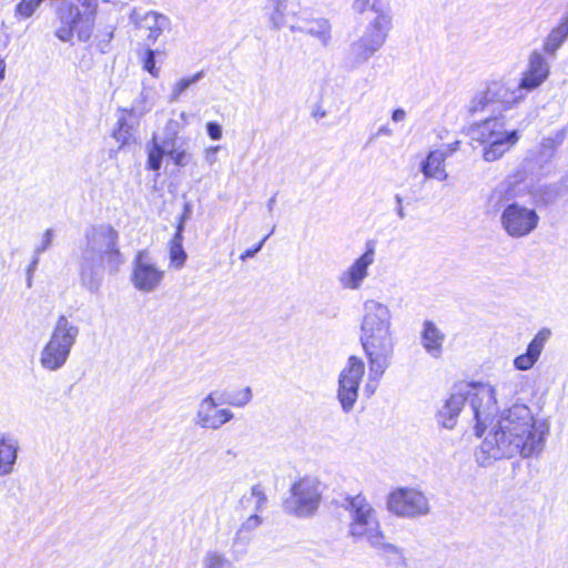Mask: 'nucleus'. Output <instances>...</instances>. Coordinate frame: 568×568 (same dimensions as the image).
I'll return each mask as SVG.
<instances>
[{
	"mask_svg": "<svg viewBox=\"0 0 568 568\" xmlns=\"http://www.w3.org/2000/svg\"><path fill=\"white\" fill-rule=\"evenodd\" d=\"M473 407L475 434L484 437L481 449L489 458L530 457L542 449L549 425L546 419L536 417L527 405L515 404L498 415H491L475 400Z\"/></svg>",
	"mask_w": 568,
	"mask_h": 568,
	"instance_id": "f257e3e1",
	"label": "nucleus"
},
{
	"mask_svg": "<svg viewBox=\"0 0 568 568\" xmlns=\"http://www.w3.org/2000/svg\"><path fill=\"white\" fill-rule=\"evenodd\" d=\"M390 307L376 300L367 298L362 306L359 342L368 362L367 388L375 389L376 382L392 364L395 339L392 331Z\"/></svg>",
	"mask_w": 568,
	"mask_h": 568,
	"instance_id": "f03ea898",
	"label": "nucleus"
},
{
	"mask_svg": "<svg viewBox=\"0 0 568 568\" xmlns=\"http://www.w3.org/2000/svg\"><path fill=\"white\" fill-rule=\"evenodd\" d=\"M116 242L118 233L110 225L93 226L85 232L80 248V278L90 292L95 293L101 286L104 262L113 272L123 263Z\"/></svg>",
	"mask_w": 568,
	"mask_h": 568,
	"instance_id": "7ed1b4c3",
	"label": "nucleus"
},
{
	"mask_svg": "<svg viewBox=\"0 0 568 568\" xmlns=\"http://www.w3.org/2000/svg\"><path fill=\"white\" fill-rule=\"evenodd\" d=\"M346 503V509L351 515V536L366 538L386 564L402 562L404 559L402 551L397 547L385 542L375 510L366 498L362 495H356L347 497Z\"/></svg>",
	"mask_w": 568,
	"mask_h": 568,
	"instance_id": "20e7f679",
	"label": "nucleus"
},
{
	"mask_svg": "<svg viewBox=\"0 0 568 568\" xmlns=\"http://www.w3.org/2000/svg\"><path fill=\"white\" fill-rule=\"evenodd\" d=\"M180 120L169 119L163 128L162 136L153 134L146 144V169L160 171L163 158L168 156L176 166L184 168L192 160V153L178 142L180 132L189 124L190 115L182 111Z\"/></svg>",
	"mask_w": 568,
	"mask_h": 568,
	"instance_id": "39448f33",
	"label": "nucleus"
},
{
	"mask_svg": "<svg viewBox=\"0 0 568 568\" xmlns=\"http://www.w3.org/2000/svg\"><path fill=\"white\" fill-rule=\"evenodd\" d=\"M525 99V93L511 80L500 79L489 82L485 89L478 90L468 103V111L477 113H499L514 108Z\"/></svg>",
	"mask_w": 568,
	"mask_h": 568,
	"instance_id": "423d86ee",
	"label": "nucleus"
},
{
	"mask_svg": "<svg viewBox=\"0 0 568 568\" xmlns=\"http://www.w3.org/2000/svg\"><path fill=\"white\" fill-rule=\"evenodd\" d=\"M79 327L67 316L60 315L47 344L40 353V364L48 371L61 368L68 361L79 336Z\"/></svg>",
	"mask_w": 568,
	"mask_h": 568,
	"instance_id": "0eeeda50",
	"label": "nucleus"
},
{
	"mask_svg": "<svg viewBox=\"0 0 568 568\" xmlns=\"http://www.w3.org/2000/svg\"><path fill=\"white\" fill-rule=\"evenodd\" d=\"M471 139L484 145L483 158L487 162L499 160L518 141L516 130H506L498 119H487L470 131Z\"/></svg>",
	"mask_w": 568,
	"mask_h": 568,
	"instance_id": "6e6552de",
	"label": "nucleus"
},
{
	"mask_svg": "<svg viewBox=\"0 0 568 568\" xmlns=\"http://www.w3.org/2000/svg\"><path fill=\"white\" fill-rule=\"evenodd\" d=\"M539 223V215L531 209L519 203L505 206L500 215V225L506 234L520 239L532 233Z\"/></svg>",
	"mask_w": 568,
	"mask_h": 568,
	"instance_id": "1a4fd4ad",
	"label": "nucleus"
},
{
	"mask_svg": "<svg viewBox=\"0 0 568 568\" xmlns=\"http://www.w3.org/2000/svg\"><path fill=\"white\" fill-rule=\"evenodd\" d=\"M387 509L398 517H416L428 513L427 497L413 487H397L387 496Z\"/></svg>",
	"mask_w": 568,
	"mask_h": 568,
	"instance_id": "9d476101",
	"label": "nucleus"
},
{
	"mask_svg": "<svg viewBox=\"0 0 568 568\" xmlns=\"http://www.w3.org/2000/svg\"><path fill=\"white\" fill-rule=\"evenodd\" d=\"M164 271L151 258L146 251H140L132 263L131 283L142 293H152L162 284Z\"/></svg>",
	"mask_w": 568,
	"mask_h": 568,
	"instance_id": "9b49d317",
	"label": "nucleus"
},
{
	"mask_svg": "<svg viewBox=\"0 0 568 568\" xmlns=\"http://www.w3.org/2000/svg\"><path fill=\"white\" fill-rule=\"evenodd\" d=\"M321 494L318 485L311 478H301L292 485L288 510L297 516L312 515L318 507Z\"/></svg>",
	"mask_w": 568,
	"mask_h": 568,
	"instance_id": "f8f14e48",
	"label": "nucleus"
},
{
	"mask_svg": "<svg viewBox=\"0 0 568 568\" xmlns=\"http://www.w3.org/2000/svg\"><path fill=\"white\" fill-rule=\"evenodd\" d=\"M375 262V248L367 245L366 251L353 261L338 275V284L345 291H358L369 276V268Z\"/></svg>",
	"mask_w": 568,
	"mask_h": 568,
	"instance_id": "ddd939ff",
	"label": "nucleus"
},
{
	"mask_svg": "<svg viewBox=\"0 0 568 568\" xmlns=\"http://www.w3.org/2000/svg\"><path fill=\"white\" fill-rule=\"evenodd\" d=\"M549 75V64L546 59L537 51L532 52L528 59L527 69L524 71L518 87L521 92L531 91L540 87Z\"/></svg>",
	"mask_w": 568,
	"mask_h": 568,
	"instance_id": "4468645a",
	"label": "nucleus"
},
{
	"mask_svg": "<svg viewBox=\"0 0 568 568\" xmlns=\"http://www.w3.org/2000/svg\"><path fill=\"white\" fill-rule=\"evenodd\" d=\"M550 336L551 331L549 328L542 327L539 329L528 344L526 352L514 358V367L518 371H528L532 368L538 362Z\"/></svg>",
	"mask_w": 568,
	"mask_h": 568,
	"instance_id": "2eb2a0df",
	"label": "nucleus"
},
{
	"mask_svg": "<svg viewBox=\"0 0 568 568\" xmlns=\"http://www.w3.org/2000/svg\"><path fill=\"white\" fill-rule=\"evenodd\" d=\"M232 417L227 409L220 408L212 395L206 396L199 408L197 422L204 428L216 429Z\"/></svg>",
	"mask_w": 568,
	"mask_h": 568,
	"instance_id": "dca6fc26",
	"label": "nucleus"
},
{
	"mask_svg": "<svg viewBox=\"0 0 568 568\" xmlns=\"http://www.w3.org/2000/svg\"><path fill=\"white\" fill-rule=\"evenodd\" d=\"M131 18L139 30H141L151 41H156L169 27L168 18L154 11H149L143 14L138 11H133Z\"/></svg>",
	"mask_w": 568,
	"mask_h": 568,
	"instance_id": "f3484780",
	"label": "nucleus"
},
{
	"mask_svg": "<svg viewBox=\"0 0 568 568\" xmlns=\"http://www.w3.org/2000/svg\"><path fill=\"white\" fill-rule=\"evenodd\" d=\"M422 345L427 354L434 358H439L443 353L445 334L432 321H425L420 332Z\"/></svg>",
	"mask_w": 568,
	"mask_h": 568,
	"instance_id": "a211bd4d",
	"label": "nucleus"
},
{
	"mask_svg": "<svg viewBox=\"0 0 568 568\" xmlns=\"http://www.w3.org/2000/svg\"><path fill=\"white\" fill-rule=\"evenodd\" d=\"M364 373V362L357 356H351L339 374V390H358Z\"/></svg>",
	"mask_w": 568,
	"mask_h": 568,
	"instance_id": "6ab92c4d",
	"label": "nucleus"
},
{
	"mask_svg": "<svg viewBox=\"0 0 568 568\" xmlns=\"http://www.w3.org/2000/svg\"><path fill=\"white\" fill-rule=\"evenodd\" d=\"M390 27V14H381L379 17H374V19L368 23L362 38H364L365 41L371 42V44L377 49H381L386 40Z\"/></svg>",
	"mask_w": 568,
	"mask_h": 568,
	"instance_id": "aec40b11",
	"label": "nucleus"
},
{
	"mask_svg": "<svg viewBox=\"0 0 568 568\" xmlns=\"http://www.w3.org/2000/svg\"><path fill=\"white\" fill-rule=\"evenodd\" d=\"M447 153L440 152V150L430 151L420 164V171L426 179H434L437 181H446L448 174L445 169V160Z\"/></svg>",
	"mask_w": 568,
	"mask_h": 568,
	"instance_id": "412c9836",
	"label": "nucleus"
},
{
	"mask_svg": "<svg viewBox=\"0 0 568 568\" xmlns=\"http://www.w3.org/2000/svg\"><path fill=\"white\" fill-rule=\"evenodd\" d=\"M333 26L329 19L324 17L311 18L305 21L302 29L307 36L315 38L322 47H328L332 42Z\"/></svg>",
	"mask_w": 568,
	"mask_h": 568,
	"instance_id": "4be33fe9",
	"label": "nucleus"
},
{
	"mask_svg": "<svg viewBox=\"0 0 568 568\" xmlns=\"http://www.w3.org/2000/svg\"><path fill=\"white\" fill-rule=\"evenodd\" d=\"M140 118L132 116L131 114L120 113L116 126L112 133V136L120 146L128 144L132 140L140 124Z\"/></svg>",
	"mask_w": 568,
	"mask_h": 568,
	"instance_id": "5701e85b",
	"label": "nucleus"
},
{
	"mask_svg": "<svg viewBox=\"0 0 568 568\" xmlns=\"http://www.w3.org/2000/svg\"><path fill=\"white\" fill-rule=\"evenodd\" d=\"M153 106L152 92L149 89H143L140 94L132 102L130 108L120 109V113H128L132 116L142 119L151 111Z\"/></svg>",
	"mask_w": 568,
	"mask_h": 568,
	"instance_id": "b1692460",
	"label": "nucleus"
},
{
	"mask_svg": "<svg viewBox=\"0 0 568 568\" xmlns=\"http://www.w3.org/2000/svg\"><path fill=\"white\" fill-rule=\"evenodd\" d=\"M378 50L379 49L371 44V42L365 41V39L361 37L357 41L351 44L348 55L351 61L358 65L368 61V59Z\"/></svg>",
	"mask_w": 568,
	"mask_h": 568,
	"instance_id": "393cba45",
	"label": "nucleus"
},
{
	"mask_svg": "<svg viewBox=\"0 0 568 568\" xmlns=\"http://www.w3.org/2000/svg\"><path fill=\"white\" fill-rule=\"evenodd\" d=\"M568 38V19H564L554 28L544 42V50L554 54Z\"/></svg>",
	"mask_w": 568,
	"mask_h": 568,
	"instance_id": "a878e982",
	"label": "nucleus"
},
{
	"mask_svg": "<svg viewBox=\"0 0 568 568\" xmlns=\"http://www.w3.org/2000/svg\"><path fill=\"white\" fill-rule=\"evenodd\" d=\"M80 17V10L78 8H70L67 18H62L69 27H61L57 30L55 34L61 41H70L73 33L79 34V30H84V24L78 19Z\"/></svg>",
	"mask_w": 568,
	"mask_h": 568,
	"instance_id": "bb28decb",
	"label": "nucleus"
},
{
	"mask_svg": "<svg viewBox=\"0 0 568 568\" xmlns=\"http://www.w3.org/2000/svg\"><path fill=\"white\" fill-rule=\"evenodd\" d=\"M82 6L85 10L80 12L78 19L84 24V30H79V39L85 41L91 34L98 3L97 0H83Z\"/></svg>",
	"mask_w": 568,
	"mask_h": 568,
	"instance_id": "cd10ccee",
	"label": "nucleus"
},
{
	"mask_svg": "<svg viewBox=\"0 0 568 568\" xmlns=\"http://www.w3.org/2000/svg\"><path fill=\"white\" fill-rule=\"evenodd\" d=\"M352 9L358 14H364L367 11H373L375 17L390 14L389 6L384 0H354Z\"/></svg>",
	"mask_w": 568,
	"mask_h": 568,
	"instance_id": "c85d7f7f",
	"label": "nucleus"
},
{
	"mask_svg": "<svg viewBox=\"0 0 568 568\" xmlns=\"http://www.w3.org/2000/svg\"><path fill=\"white\" fill-rule=\"evenodd\" d=\"M182 230H183V225L180 224L178 227V232H176L174 239L172 240L171 246H170L171 264L176 268H181L184 265L185 260H186V253L182 246V241H183Z\"/></svg>",
	"mask_w": 568,
	"mask_h": 568,
	"instance_id": "c756f323",
	"label": "nucleus"
},
{
	"mask_svg": "<svg viewBox=\"0 0 568 568\" xmlns=\"http://www.w3.org/2000/svg\"><path fill=\"white\" fill-rule=\"evenodd\" d=\"M17 458V448L6 439L0 440V476L11 471Z\"/></svg>",
	"mask_w": 568,
	"mask_h": 568,
	"instance_id": "7c9ffc66",
	"label": "nucleus"
},
{
	"mask_svg": "<svg viewBox=\"0 0 568 568\" xmlns=\"http://www.w3.org/2000/svg\"><path fill=\"white\" fill-rule=\"evenodd\" d=\"M203 78V72H197L187 78H181L172 84L169 97L170 102H178L185 91Z\"/></svg>",
	"mask_w": 568,
	"mask_h": 568,
	"instance_id": "2f4dec72",
	"label": "nucleus"
},
{
	"mask_svg": "<svg viewBox=\"0 0 568 568\" xmlns=\"http://www.w3.org/2000/svg\"><path fill=\"white\" fill-rule=\"evenodd\" d=\"M156 52L152 49L144 50L140 55L143 70L149 72L153 78L160 77V68L155 64Z\"/></svg>",
	"mask_w": 568,
	"mask_h": 568,
	"instance_id": "473e14b6",
	"label": "nucleus"
},
{
	"mask_svg": "<svg viewBox=\"0 0 568 568\" xmlns=\"http://www.w3.org/2000/svg\"><path fill=\"white\" fill-rule=\"evenodd\" d=\"M285 2L284 0H277L274 10L270 14V21L274 29H280L285 23Z\"/></svg>",
	"mask_w": 568,
	"mask_h": 568,
	"instance_id": "72a5a7b5",
	"label": "nucleus"
},
{
	"mask_svg": "<svg viewBox=\"0 0 568 568\" xmlns=\"http://www.w3.org/2000/svg\"><path fill=\"white\" fill-rule=\"evenodd\" d=\"M42 1L43 0H21L16 8V12L22 18H29Z\"/></svg>",
	"mask_w": 568,
	"mask_h": 568,
	"instance_id": "f704fd0d",
	"label": "nucleus"
},
{
	"mask_svg": "<svg viewBox=\"0 0 568 568\" xmlns=\"http://www.w3.org/2000/svg\"><path fill=\"white\" fill-rule=\"evenodd\" d=\"M226 566H229V561L223 555L214 551L207 554L205 568H225Z\"/></svg>",
	"mask_w": 568,
	"mask_h": 568,
	"instance_id": "c9c22d12",
	"label": "nucleus"
},
{
	"mask_svg": "<svg viewBox=\"0 0 568 568\" xmlns=\"http://www.w3.org/2000/svg\"><path fill=\"white\" fill-rule=\"evenodd\" d=\"M52 239H53V231L52 230H47L43 235H42V242L40 245H38L34 250V254L36 255H40L41 253H43L45 250H48L50 246H51V243H52Z\"/></svg>",
	"mask_w": 568,
	"mask_h": 568,
	"instance_id": "e433bc0d",
	"label": "nucleus"
},
{
	"mask_svg": "<svg viewBox=\"0 0 568 568\" xmlns=\"http://www.w3.org/2000/svg\"><path fill=\"white\" fill-rule=\"evenodd\" d=\"M338 398L344 409H349L357 398V393H338Z\"/></svg>",
	"mask_w": 568,
	"mask_h": 568,
	"instance_id": "4c0bfd02",
	"label": "nucleus"
},
{
	"mask_svg": "<svg viewBox=\"0 0 568 568\" xmlns=\"http://www.w3.org/2000/svg\"><path fill=\"white\" fill-rule=\"evenodd\" d=\"M464 400H465V398H464L463 394L457 393V394H452L446 404L448 407L450 405H454L452 410L454 414H457L462 409Z\"/></svg>",
	"mask_w": 568,
	"mask_h": 568,
	"instance_id": "58836bf2",
	"label": "nucleus"
},
{
	"mask_svg": "<svg viewBox=\"0 0 568 568\" xmlns=\"http://www.w3.org/2000/svg\"><path fill=\"white\" fill-rule=\"evenodd\" d=\"M206 131L212 140L217 141L222 139V126L220 124L215 122H209L206 124Z\"/></svg>",
	"mask_w": 568,
	"mask_h": 568,
	"instance_id": "ea45409f",
	"label": "nucleus"
},
{
	"mask_svg": "<svg viewBox=\"0 0 568 568\" xmlns=\"http://www.w3.org/2000/svg\"><path fill=\"white\" fill-rule=\"evenodd\" d=\"M219 145L210 146L204 150V159L209 165H213L217 161L216 153L219 152Z\"/></svg>",
	"mask_w": 568,
	"mask_h": 568,
	"instance_id": "a19ab883",
	"label": "nucleus"
},
{
	"mask_svg": "<svg viewBox=\"0 0 568 568\" xmlns=\"http://www.w3.org/2000/svg\"><path fill=\"white\" fill-rule=\"evenodd\" d=\"M267 236H265L255 247L246 250L244 253L241 254L240 258L242 261H245L248 257H253L264 245Z\"/></svg>",
	"mask_w": 568,
	"mask_h": 568,
	"instance_id": "79ce46f5",
	"label": "nucleus"
},
{
	"mask_svg": "<svg viewBox=\"0 0 568 568\" xmlns=\"http://www.w3.org/2000/svg\"><path fill=\"white\" fill-rule=\"evenodd\" d=\"M261 524V519L256 515H252L247 518L246 523L243 524L242 529H248L257 527Z\"/></svg>",
	"mask_w": 568,
	"mask_h": 568,
	"instance_id": "37998d69",
	"label": "nucleus"
},
{
	"mask_svg": "<svg viewBox=\"0 0 568 568\" xmlns=\"http://www.w3.org/2000/svg\"><path fill=\"white\" fill-rule=\"evenodd\" d=\"M406 118V112L403 110V109H396L393 113H392V120L394 122H402L404 121Z\"/></svg>",
	"mask_w": 568,
	"mask_h": 568,
	"instance_id": "c03bdc74",
	"label": "nucleus"
},
{
	"mask_svg": "<svg viewBox=\"0 0 568 568\" xmlns=\"http://www.w3.org/2000/svg\"><path fill=\"white\" fill-rule=\"evenodd\" d=\"M459 145V141H455L454 143H449L445 146V149L440 150L443 153H447V158L457 151Z\"/></svg>",
	"mask_w": 568,
	"mask_h": 568,
	"instance_id": "a18cd8bd",
	"label": "nucleus"
},
{
	"mask_svg": "<svg viewBox=\"0 0 568 568\" xmlns=\"http://www.w3.org/2000/svg\"><path fill=\"white\" fill-rule=\"evenodd\" d=\"M312 114L315 119H324L327 115L326 111L322 106H316Z\"/></svg>",
	"mask_w": 568,
	"mask_h": 568,
	"instance_id": "49530a36",
	"label": "nucleus"
},
{
	"mask_svg": "<svg viewBox=\"0 0 568 568\" xmlns=\"http://www.w3.org/2000/svg\"><path fill=\"white\" fill-rule=\"evenodd\" d=\"M376 135H377V136H381V135L390 136V135H393V131H392V129H389L387 125H383V126H381V128L377 130Z\"/></svg>",
	"mask_w": 568,
	"mask_h": 568,
	"instance_id": "de8ad7c7",
	"label": "nucleus"
},
{
	"mask_svg": "<svg viewBox=\"0 0 568 568\" xmlns=\"http://www.w3.org/2000/svg\"><path fill=\"white\" fill-rule=\"evenodd\" d=\"M39 263V255L34 254V257L30 265L28 266L27 273L33 274Z\"/></svg>",
	"mask_w": 568,
	"mask_h": 568,
	"instance_id": "09e8293b",
	"label": "nucleus"
},
{
	"mask_svg": "<svg viewBox=\"0 0 568 568\" xmlns=\"http://www.w3.org/2000/svg\"><path fill=\"white\" fill-rule=\"evenodd\" d=\"M32 278H33V274L27 273V286L28 287L32 286Z\"/></svg>",
	"mask_w": 568,
	"mask_h": 568,
	"instance_id": "8fccbe9b",
	"label": "nucleus"
},
{
	"mask_svg": "<svg viewBox=\"0 0 568 568\" xmlns=\"http://www.w3.org/2000/svg\"><path fill=\"white\" fill-rule=\"evenodd\" d=\"M397 214H398V216H399V217H402V219H403V217L405 216L404 209H403V207H399V209L397 210Z\"/></svg>",
	"mask_w": 568,
	"mask_h": 568,
	"instance_id": "3c124183",
	"label": "nucleus"
},
{
	"mask_svg": "<svg viewBox=\"0 0 568 568\" xmlns=\"http://www.w3.org/2000/svg\"><path fill=\"white\" fill-rule=\"evenodd\" d=\"M275 203V197L270 199L268 209L272 210L273 204Z\"/></svg>",
	"mask_w": 568,
	"mask_h": 568,
	"instance_id": "603ef678",
	"label": "nucleus"
},
{
	"mask_svg": "<svg viewBox=\"0 0 568 568\" xmlns=\"http://www.w3.org/2000/svg\"><path fill=\"white\" fill-rule=\"evenodd\" d=\"M488 400H489V402H490V400H494V402H495V399H494V393H488Z\"/></svg>",
	"mask_w": 568,
	"mask_h": 568,
	"instance_id": "864d4df0",
	"label": "nucleus"
},
{
	"mask_svg": "<svg viewBox=\"0 0 568 568\" xmlns=\"http://www.w3.org/2000/svg\"><path fill=\"white\" fill-rule=\"evenodd\" d=\"M4 78H0V82L3 80Z\"/></svg>",
	"mask_w": 568,
	"mask_h": 568,
	"instance_id": "5fc2aeb1",
	"label": "nucleus"
}]
</instances>
